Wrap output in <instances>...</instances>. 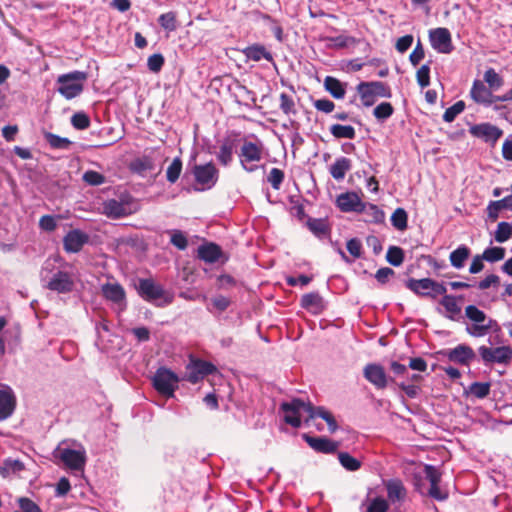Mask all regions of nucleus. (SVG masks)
<instances>
[{"mask_svg":"<svg viewBox=\"0 0 512 512\" xmlns=\"http://www.w3.org/2000/svg\"><path fill=\"white\" fill-rule=\"evenodd\" d=\"M512 236L511 225L507 222H500L495 231V240L499 243L506 242Z\"/></svg>","mask_w":512,"mask_h":512,"instance_id":"obj_49","label":"nucleus"},{"mask_svg":"<svg viewBox=\"0 0 512 512\" xmlns=\"http://www.w3.org/2000/svg\"><path fill=\"white\" fill-rule=\"evenodd\" d=\"M44 137L54 149H67L71 144L68 138L60 137L50 132L45 133Z\"/></svg>","mask_w":512,"mask_h":512,"instance_id":"obj_42","label":"nucleus"},{"mask_svg":"<svg viewBox=\"0 0 512 512\" xmlns=\"http://www.w3.org/2000/svg\"><path fill=\"white\" fill-rule=\"evenodd\" d=\"M432 47L439 53L448 54L453 50L451 34L447 28H436L430 31Z\"/></svg>","mask_w":512,"mask_h":512,"instance_id":"obj_11","label":"nucleus"},{"mask_svg":"<svg viewBox=\"0 0 512 512\" xmlns=\"http://www.w3.org/2000/svg\"><path fill=\"white\" fill-rule=\"evenodd\" d=\"M15 396L10 387L0 390V421L10 417L15 409Z\"/></svg>","mask_w":512,"mask_h":512,"instance_id":"obj_21","label":"nucleus"},{"mask_svg":"<svg viewBox=\"0 0 512 512\" xmlns=\"http://www.w3.org/2000/svg\"><path fill=\"white\" fill-rule=\"evenodd\" d=\"M88 241L87 233L79 229H73L64 236L63 247L67 253H78Z\"/></svg>","mask_w":512,"mask_h":512,"instance_id":"obj_15","label":"nucleus"},{"mask_svg":"<svg viewBox=\"0 0 512 512\" xmlns=\"http://www.w3.org/2000/svg\"><path fill=\"white\" fill-rule=\"evenodd\" d=\"M171 243L180 250L187 247L188 241L185 234L179 230L168 231Z\"/></svg>","mask_w":512,"mask_h":512,"instance_id":"obj_53","label":"nucleus"},{"mask_svg":"<svg viewBox=\"0 0 512 512\" xmlns=\"http://www.w3.org/2000/svg\"><path fill=\"white\" fill-rule=\"evenodd\" d=\"M306 442L308 445L313 448L314 450L318 452L323 453H332L337 450L338 445L336 442L331 441L326 438L322 437H311V436H304Z\"/></svg>","mask_w":512,"mask_h":512,"instance_id":"obj_26","label":"nucleus"},{"mask_svg":"<svg viewBox=\"0 0 512 512\" xmlns=\"http://www.w3.org/2000/svg\"><path fill=\"white\" fill-rule=\"evenodd\" d=\"M337 206L343 212H361L366 205L361 201L359 195L355 192L342 193L337 197Z\"/></svg>","mask_w":512,"mask_h":512,"instance_id":"obj_17","label":"nucleus"},{"mask_svg":"<svg viewBox=\"0 0 512 512\" xmlns=\"http://www.w3.org/2000/svg\"><path fill=\"white\" fill-rule=\"evenodd\" d=\"M61 216L44 215L39 220V228L46 232H53L58 226Z\"/></svg>","mask_w":512,"mask_h":512,"instance_id":"obj_48","label":"nucleus"},{"mask_svg":"<svg viewBox=\"0 0 512 512\" xmlns=\"http://www.w3.org/2000/svg\"><path fill=\"white\" fill-rule=\"evenodd\" d=\"M465 109V103L463 101H458L448 109L443 114V120L445 122H452L460 113H462Z\"/></svg>","mask_w":512,"mask_h":512,"instance_id":"obj_51","label":"nucleus"},{"mask_svg":"<svg viewBox=\"0 0 512 512\" xmlns=\"http://www.w3.org/2000/svg\"><path fill=\"white\" fill-rule=\"evenodd\" d=\"M87 78L85 72L73 71L62 74L57 78V91L66 99L70 100L83 91L84 82Z\"/></svg>","mask_w":512,"mask_h":512,"instance_id":"obj_5","label":"nucleus"},{"mask_svg":"<svg viewBox=\"0 0 512 512\" xmlns=\"http://www.w3.org/2000/svg\"><path fill=\"white\" fill-rule=\"evenodd\" d=\"M19 506L21 512H41L40 508L28 498H20Z\"/></svg>","mask_w":512,"mask_h":512,"instance_id":"obj_63","label":"nucleus"},{"mask_svg":"<svg viewBox=\"0 0 512 512\" xmlns=\"http://www.w3.org/2000/svg\"><path fill=\"white\" fill-rule=\"evenodd\" d=\"M217 158L222 165H229L233 159V144L224 142L219 148Z\"/></svg>","mask_w":512,"mask_h":512,"instance_id":"obj_41","label":"nucleus"},{"mask_svg":"<svg viewBox=\"0 0 512 512\" xmlns=\"http://www.w3.org/2000/svg\"><path fill=\"white\" fill-rule=\"evenodd\" d=\"M71 123L74 128L84 130L90 126V118L83 112H77L71 117Z\"/></svg>","mask_w":512,"mask_h":512,"instance_id":"obj_52","label":"nucleus"},{"mask_svg":"<svg viewBox=\"0 0 512 512\" xmlns=\"http://www.w3.org/2000/svg\"><path fill=\"white\" fill-rule=\"evenodd\" d=\"M502 209H505V208L502 205L500 200L491 201L487 206V214H488V217L490 218V220L495 221L498 218L499 212Z\"/></svg>","mask_w":512,"mask_h":512,"instance_id":"obj_60","label":"nucleus"},{"mask_svg":"<svg viewBox=\"0 0 512 512\" xmlns=\"http://www.w3.org/2000/svg\"><path fill=\"white\" fill-rule=\"evenodd\" d=\"M365 512H387L388 502L383 497L368 498L363 504Z\"/></svg>","mask_w":512,"mask_h":512,"instance_id":"obj_39","label":"nucleus"},{"mask_svg":"<svg viewBox=\"0 0 512 512\" xmlns=\"http://www.w3.org/2000/svg\"><path fill=\"white\" fill-rule=\"evenodd\" d=\"M301 306L313 314L320 313L323 308V299L319 293L311 292L302 296Z\"/></svg>","mask_w":512,"mask_h":512,"instance_id":"obj_27","label":"nucleus"},{"mask_svg":"<svg viewBox=\"0 0 512 512\" xmlns=\"http://www.w3.org/2000/svg\"><path fill=\"white\" fill-rule=\"evenodd\" d=\"M413 43V37L411 35H405L400 37L396 42V49L400 53L407 51Z\"/></svg>","mask_w":512,"mask_h":512,"instance_id":"obj_64","label":"nucleus"},{"mask_svg":"<svg viewBox=\"0 0 512 512\" xmlns=\"http://www.w3.org/2000/svg\"><path fill=\"white\" fill-rule=\"evenodd\" d=\"M364 377L377 389H384L388 383V377L384 368L379 364H368L363 370Z\"/></svg>","mask_w":512,"mask_h":512,"instance_id":"obj_18","label":"nucleus"},{"mask_svg":"<svg viewBox=\"0 0 512 512\" xmlns=\"http://www.w3.org/2000/svg\"><path fill=\"white\" fill-rule=\"evenodd\" d=\"M317 417L327 423L330 433H334L337 430L338 426L333 414L324 407H313V419Z\"/></svg>","mask_w":512,"mask_h":512,"instance_id":"obj_36","label":"nucleus"},{"mask_svg":"<svg viewBox=\"0 0 512 512\" xmlns=\"http://www.w3.org/2000/svg\"><path fill=\"white\" fill-rule=\"evenodd\" d=\"M469 132L472 136L482 139L483 141L495 144L503 135V131L497 126L490 123L476 124L470 127Z\"/></svg>","mask_w":512,"mask_h":512,"instance_id":"obj_12","label":"nucleus"},{"mask_svg":"<svg viewBox=\"0 0 512 512\" xmlns=\"http://www.w3.org/2000/svg\"><path fill=\"white\" fill-rule=\"evenodd\" d=\"M182 171V161L179 157L173 159L166 169V178L170 183H175Z\"/></svg>","mask_w":512,"mask_h":512,"instance_id":"obj_40","label":"nucleus"},{"mask_svg":"<svg viewBox=\"0 0 512 512\" xmlns=\"http://www.w3.org/2000/svg\"><path fill=\"white\" fill-rule=\"evenodd\" d=\"M417 82L420 87L425 88L430 84V68L428 65L421 66L416 74Z\"/></svg>","mask_w":512,"mask_h":512,"instance_id":"obj_56","label":"nucleus"},{"mask_svg":"<svg viewBox=\"0 0 512 512\" xmlns=\"http://www.w3.org/2000/svg\"><path fill=\"white\" fill-rule=\"evenodd\" d=\"M309 229L317 236L321 237L326 235L327 226L324 221L314 219L308 222Z\"/></svg>","mask_w":512,"mask_h":512,"instance_id":"obj_59","label":"nucleus"},{"mask_svg":"<svg viewBox=\"0 0 512 512\" xmlns=\"http://www.w3.org/2000/svg\"><path fill=\"white\" fill-rule=\"evenodd\" d=\"M440 304L445 308L446 317L451 320H457L461 315V306L457 298L452 295H443Z\"/></svg>","mask_w":512,"mask_h":512,"instance_id":"obj_29","label":"nucleus"},{"mask_svg":"<svg viewBox=\"0 0 512 512\" xmlns=\"http://www.w3.org/2000/svg\"><path fill=\"white\" fill-rule=\"evenodd\" d=\"M505 257V249L502 247H489L482 253V258L486 261L494 263Z\"/></svg>","mask_w":512,"mask_h":512,"instance_id":"obj_46","label":"nucleus"},{"mask_svg":"<svg viewBox=\"0 0 512 512\" xmlns=\"http://www.w3.org/2000/svg\"><path fill=\"white\" fill-rule=\"evenodd\" d=\"M470 96L473 101L484 106H490L494 102L498 101L497 96L493 95L492 90L485 86V84L480 80H475L473 82L470 90Z\"/></svg>","mask_w":512,"mask_h":512,"instance_id":"obj_16","label":"nucleus"},{"mask_svg":"<svg viewBox=\"0 0 512 512\" xmlns=\"http://www.w3.org/2000/svg\"><path fill=\"white\" fill-rule=\"evenodd\" d=\"M407 218L406 211L402 208H397L391 216V223L397 230L403 231L407 228Z\"/></svg>","mask_w":512,"mask_h":512,"instance_id":"obj_43","label":"nucleus"},{"mask_svg":"<svg viewBox=\"0 0 512 512\" xmlns=\"http://www.w3.org/2000/svg\"><path fill=\"white\" fill-rule=\"evenodd\" d=\"M243 53L248 59L256 62L262 59L273 62L272 54L263 45L255 44L248 46L243 50Z\"/></svg>","mask_w":512,"mask_h":512,"instance_id":"obj_28","label":"nucleus"},{"mask_svg":"<svg viewBox=\"0 0 512 512\" xmlns=\"http://www.w3.org/2000/svg\"><path fill=\"white\" fill-rule=\"evenodd\" d=\"M406 286L419 296H430L432 298L444 295L447 291L442 283H438L430 278L409 279L406 282Z\"/></svg>","mask_w":512,"mask_h":512,"instance_id":"obj_9","label":"nucleus"},{"mask_svg":"<svg viewBox=\"0 0 512 512\" xmlns=\"http://www.w3.org/2000/svg\"><path fill=\"white\" fill-rule=\"evenodd\" d=\"M330 133L338 139H354L356 132L350 125L333 124L329 128Z\"/></svg>","mask_w":512,"mask_h":512,"instance_id":"obj_37","label":"nucleus"},{"mask_svg":"<svg viewBox=\"0 0 512 512\" xmlns=\"http://www.w3.org/2000/svg\"><path fill=\"white\" fill-rule=\"evenodd\" d=\"M339 462L348 471H356L361 467V463L350 454L341 452L338 455Z\"/></svg>","mask_w":512,"mask_h":512,"instance_id":"obj_45","label":"nucleus"},{"mask_svg":"<svg viewBox=\"0 0 512 512\" xmlns=\"http://www.w3.org/2000/svg\"><path fill=\"white\" fill-rule=\"evenodd\" d=\"M470 256V249L465 245L459 246L457 249L450 253L449 259L451 265L456 269H461L465 261Z\"/></svg>","mask_w":512,"mask_h":512,"instance_id":"obj_34","label":"nucleus"},{"mask_svg":"<svg viewBox=\"0 0 512 512\" xmlns=\"http://www.w3.org/2000/svg\"><path fill=\"white\" fill-rule=\"evenodd\" d=\"M25 469L24 463L17 459H5L0 465V474L3 477H9L13 474H18Z\"/></svg>","mask_w":512,"mask_h":512,"instance_id":"obj_33","label":"nucleus"},{"mask_svg":"<svg viewBox=\"0 0 512 512\" xmlns=\"http://www.w3.org/2000/svg\"><path fill=\"white\" fill-rule=\"evenodd\" d=\"M279 107L285 115L297 113L295 99L292 94L281 93L279 96Z\"/></svg>","mask_w":512,"mask_h":512,"instance_id":"obj_38","label":"nucleus"},{"mask_svg":"<svg viewBox=\"0 0 512 512\" xmlns=\"http://www.w3.org/2000/svg\"><path fill=\"white\" fill-rule=\"evenodd\" d=\"M356 90L364 106H372L378 98H390L391 90L389 86L380 81L361 82Z\"/></svg>","mask_w":512,"mask_h":512,"instance_id":"obj_6","label":"nucleus"},{"mask_svg":"<svg viewBox=\"0 0 512 512\" xmlns=\"http://www.w3.org/2000/svg\"><path fill=\"white\" fill-rule=\"evenodd\" d=\"M284 179V173L278 168H272L268 175V182L274 189H279Z\"/></svg>","mask_w":512,"mask_h":512,"instance_id":"obj_57","label":"nucleus"},{"mask_svg":"<svg viewBox=\"0 0 512 512\" xmlns=\"http://www.w3.org/2000/svg\"><path fill=\"white\" fill-rule=\"evenodd\" d=\"M484 80L488 84V88L493 90L499 89L503 85V79L492 68H489L484 73Z\"/></svg>","mask_w":512,"mask_h":512,"instance_id":"obj_44","label":"nucleus"},{"mask_svg":"<svg viewBox=\"0 0 512 512\" xmlns=\"http://www.w3.org/2000/svg\"><path fill=\"white\" fill-rule=\"evenodd\" d=\"M102 293L107 300L117 305L119 310L122 311L125 309V291L120 284L107 283L102 286Z\"/></svg>","mask_w":512,"mask_h":512,"instance_id":"obj_20","label":"nucleus"},{"mask_svg":"<svg viewBox=\"0 0 512 512\" xmlns=\"http://www.w3.org/2000/svg\"><path fill=\"white\" fill-rule=\"evenodd\" d=\"M325 89L336 99H342L345 96L343 83L338 79L327 76L324 81Z\"/></svg>","mask_w":512,"mask_h":512,"instance_id":"obj_35","label":"nucleus"},{"mask_svg":"<svg viewBox=\"0 0 512 512\" xmlns=\"http://www.w3.org/2000/svg\"><path fill=\"white\" fill-rule=\"evenodd\" d=\"M83 180L91 186H99L105 183V176L99 172L88 170L83 174Z\"/></svg>","mask_w":512,"mask_h":512,"instance_id":"obj_54","label":"nucleus"},{"mask_svg":"<svg viewBox=\"0 0 512 512\" xmlns=\"http://www.w3.org/2000/svg\"><path fill=\"white\" fill-rule=\"evenodd\" d=\"M386 259L393 266L401 265L404 260L403 250L397 246L389 247L386 254Z\"/></svg>","mask_w":512,"mask_h":512,"instance_id":"obj_50","label":"nucleus"},{"mask_svg":"<svg viewBox=\"0 0 512 512\" xmlns=\"http://www.w3.org/2000/svg\"><path fill=\"white\" fill-rule=\"evenodd\" d=\"M314 107L318 111H321L324 113H331L334 110L335 105L332 101H330L328 99H318L314 102Z\"/></svg>","mask_w":512,"mask_h":512,"instance_id":"obj_62","label":"nucleus"},{"mask_svg":"<svg viewBox=\"0 0 512 512\" xmlns=\"http://www.w3.org/2000/svg\"><path fill=\"white\" fill-rule=\"evenodd\" d=\"M347 250L354 258H359L362 253L361 241L356 238L350 239L347 242Z\"/></svg>","mask_w":512,"mask_h":512,"instance_id":"obj_61","label":"nucleus"},{"mask_svg":"<svg viewBox=\"0 0 512 512\" xmlns=\"http://www.w3.org/2000/svg\"><path fill=\"white\" fill-rule=\"evenodd\" d=\"M364 211H366V213L371 217V221L375 223H381L384 221V212L380 210L376 205L369 204L366 206Z\"/></svg>","mask_w":512,"mask_h":512,"instance_id":"obj_58","label":"nucleus"},{"mask_svg":"<svg viewBox=\"0 0 512 512\" xmlns=\"http://www.w3.org/2000/svg\"><path fill=\"white\" fill-rule=\"evenodd\" d=\"M132 213L128 202L109 199L103 203V214L112 219L121 218Z\"/></svg>","mask_w":512,"mask_h":512,"instance_id":"obj_19","label":"nucleus"},{"mask_svg":"<svg viewBox=\"0 0 512 512\" xmlns=\"http://www.w3.org/2000/svg\"><path fill=\"white\" fill-rule=\"evenodd\" d=\"M490 392L489 383L475 382L470 386V393L477 398H485Z\"/></svg>","mask_w":512,"mask_h":512,"instance_id":"obj_55","label":"nucleus"},{"mask_svg":"<svg viewBox=\"0 0 512 512\" xmlns=\"http://www.w3.org/2000/svg\"><path fill=\"white\" fill-rule=\"evenodd\" d=\"M263 144L261 141H244L239 152V160L242 168L251 173L258 169V163L263 157Z\"/></svg>","mask_w":512,"mask_h":512,"instance_id":"obj_7","label":"nucleus"},{"mask_svg":"<svg viewBox=\"0 0 512 512\" xmlns=\"http://www.w3.org/2000/svg\"><path fill=\"white\" fill-rule=\"evenodd\" d=\"M424 473H425L426 479L430 483V488H429L428 494L436 500H440V501L445 500L447 498L448 494L446 491L442 490L439 487V482L441 480V474L438 471V469L432 465H426L424 468Z\"/></svg>","mask_w":512,"mask_h":512,"instance_id":"obj_14","label":"nucleus"},{"mask_svg":"<svg viewBox=\"0 0 512 512\" xmlns=\"http://www.w3.org/2000/svg\"><path fill=\"white\" fill-rule=\"evenodd\" d=\"M466 317L472 322L466 326V332L473 337H483L490 330L497 327V322L489 317L475 305L465 308Z\"/></svg>","mask_w":512,"mask_h":512,"instance_id":"obj_3","label":"nucleus"},{"mask_svg":"<svg viewBox=\"0 0 512 512\" xmlns=\"http://www.w3.org/2000/svg\"><path fill=\"white\" fill-rule=\"evenodd\" d=\"M195 178V190H209L216 184L219 176L218 169L213 163L196 165L193 169Z\"/></svg>","mask_w":512,"mask_h":512,"instance_id":"obj_8","label":"nucleus"},{"mask_svg":"<svg viewBox=\"0 0 512 512\" xmlns=\"http://www.w3.org/2000/svg\"><path fill=\"white\" fill-rule=\"evenodd\" d=\"M138 292L142 298L156 302L160 298V288L151 279L139 280Z\"/></svg>","mask_w":512,"mask_h":512,"instance_id":"obj_24","label":"nucleus"},{"mask_svg":"<svg viewBox=\"0 0 512 512\" xmlns=\"http://www.w3.org/2000/svg\"><path fill=\"white\" fill-rule=\"evenodd\" d=\"M215 370V366L209 362L202 360L192 361L187 366V380L196 384L207 375L212 374Z\"/></svg>","mask_w":512,"mask_h":512,"instance_id":"obj_13","label":"nucleus"},{"mask_svg":"<svg viewBox=\"0 0 512 512\" xmlns=\"http://www.w3.org/2000/svg\"><path fill=\"white\" fill-rule=\"evenodd\" d=\"M394 112L392 105L389 102H382L377 105L373 110V115L379 121L388 119Z\"/></svg>","mask_w":512,"mask_h":512,"instance_id":"obj_47","label":"nucleus"},{"mask_svg":"<svg viewBox=\"0 0 512 512\" xmlns=\"http://www.w3.org/2000/svg\"><path fill=\"white\" fill-rule=\"evenodd\" d=\"M478 352L486 365L495 363L506 365L512 360V348L508 345L496 348L480 346Z\"/></svg>","mask_w":512,"mask_h":512,"instance_id":"obj_10","label":"nucleus"},{"mask_svg":"<svg viewBox=\"0 0 512 512\" xmlns=\"http://www.w3.org/2000/svg\"><path fill=\"white\" fill-rule=\"evenodd\" d=\"M387 490L388 499L392 504L402 502L406 497V489L402 481L390 479L384 482Z\"/></svg>","mask_w":512,"mask_h":512,"instance_id":"obj_23","label":"nucleus"},{"mask_svg":"<svg viewBox=\"0 0 512 512\" xmlns=\"http://www.w3.org/2000/svg\"><path fill=\"white\" fill-rule=\"evenodd\" d=\"M155 164L153 159L149 155H143L142 157L134 159L130 163V169L132 172L137 173L141 176H145L147 172L154 168Z\"/></svg>","mask_w":512,"mask_h":512,"instance_id":"obj_30","label":"nucleus"},{"mask_svg":"<svg viewBox=\"0 0 512 512\" xmlns=\"http://www.w3.org/2000/svg\"><path fill=\"white\" fill-rule=\"evenodd\" d=\"M179 377L170 370L162 368V397H173L178 388Z\"/></svg>","mask_w":512,"mask_h":512,"instance_id":"obj_25","label":"nucleus"},{"mask_svg":"<svg viewBox=\"0 0 512 512\" xmlns=\"http://www.w3.org/2000/svg\"><path fill=\"white\" fill-rule=\"evenodd\" d=\"M351 169V161L348 158L340 157L330 166L331 176L337 180H343L346 173Z\"/></svg>","mask_w":512,"mask_h":512,"instance_id":"obj_32","label":"nucleus"},{"mask_svg":"<svg viewBox=\"0 0 512 512\" xmlns=\"http://www.w3.org/2000/svg\"><path fill=\"white\" fill-rule=\"evenodd\" d=\"M53 457L58 464L73 472H83L87 455L84 446L75 440H63L53 451Z\"/></svg>","mask_w":512,"mask_h":512,"instance_id":"obj_1","label":"nucleus"},{"mask_svg":"<svg viewBox=\"0 0 512 512\" xmlns=\"http://www.w3.org/2000/svg\"><path fill=\"white\" fill-rule=\"evenodd\" d=\"M198 257L208 263H214L216 262L220 255L221 250L219 246L213 243L201 245L198 247Z\"/></svg>","mask_w":512,"mask_h":512,"instance_id":"obj_31","label":"nucleus"},{"mask_svg":"<svg viewBox=\"0 0 512 512\" xmlns=\"http://www.w3.org/2000/svg\"><path fill=\"white\" fill-rule=\"evenodd\" d=\"M281 410L284 414V421L293 427H299L302 420L313 419V406L299 399L282 403Z\"/></svg>","mask_w":512,"mask_h":512,"instance_id":"obj_4","label":"nucleus"},{"mask_svg":"<svg viewBox=\"0 0 512 512\" xmlns=\"http://www.w3.org/2000/svg\"><path fill=\"white\" fill-rule=\"evenodd\" d=\"M40 278L43 287L59 294H65L73 290L76 276L70 271L55 268L54 262L47 260L42 267Z\"/></svg>","mask_w":512,"mask_h":512,"instance_id":"obj_2","label":"nucleus"},{"mask_svg":"<svg viewBox=\"0 0 512 512\" xmlns=\"http://www.w3.org/2000/svg\"><path fill=\"white\" fill-rule=\"evenodd\" d=\"M447 356L450 361L462 365H468L475 358V353L471 347L465 344H460L449 350Z\"/></svg>","mask_w":512,"mask_h":512,"instance_id":"obj_22","label":"nucleus"}]
</instances>
